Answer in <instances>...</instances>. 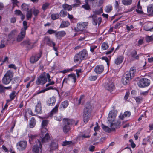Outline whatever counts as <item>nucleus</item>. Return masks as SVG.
Masks as SVG:
<instances>
[{
    "instance_id": "obj_48",
    "label": "nucleus",
    "mask_w": 153,
    "mask_h": 153,
    "mask_svg": "<svg viewBox=\"0 0 153 153\" xmlns=\"http://www.w3.org/2000/svg\"><path fill=\"white\" fill-rule=\"evenodd\" d=\"M108 47V44L105 42L103 43L101 46L102 49L104 50L107 49Z\"/></svg>"
},
{
    "instance_id": "obj_19",
    "label": "nucleus",
    "mask_w": 153,
    "mask_h": 153,
    "mask_svg": "<svg viewBox=\"0 0 153 153\" xmlns=\"http://www.w3.org/2000/svg\"><path fill=\"white\" fill-rule=\"evenodd\" d=\"M41 102L40 101H39L36 106L35 112H36L37 114H40L41 112Z\"/></svg>"
},
{
    "instance_id": "obj_29",
    "label": "nucleus",
    "mask_w": 153,
    "mask_h": 153,
    "mask_svg": "<svg viewBox=\"0 0 153 153\" xmlns=\"http://www.w3.org/2000/svg\"><path fill=\"white\" fill-rule=\"evenodd\" d=\"M102 129L106 132L110 133L111 131H114L115 129H112L111 127V128L109 127L105 126L104 125L102 124Z\"/></svg>"
},
{
    "instance_id": "obj_43",
    "label": "nucleus",
    "mask_w": 153,
    "mask_h": 153,
    "mask_svg": "<svg viewBox=\"0 0 153 153\" xmlns=\"http://www.w3.org/2000/svg\"><path fill=\"white\" fill-rule=\"evenodd\" d=\"M89 4L87 2H85V4L84 5H82L81 7L86 10H88L90 9V7Z\"/></svg>"
},
{
    "instance_id": "obj_24",
    "label": "nucleus",
    "mask_w": 153,
    "mask_h": 153,
    "mask_svg": "<svg viewBox=\"0 0 153 153\" xmlns=\"http://www.w3.org/2000/svg\"><path fill=\"white\" fill-rule=\"evenodd\" d=\"M37 135L30 134L29 135V142L30 144L34 143V141L36 139Z\"/></svg>"
},
{
    "instance_id": "obj_52",
    "label": "nucleus",
    "mask_w": 153,
    "mask_h": 153,
    "mask_svg": "<svg viewBox=\"0 0 153 153\" xmlns=\"http://www.w3.org/2000/svg\"><path fill=\"white\" fill-rule=\"evenodd\" d=\"M146 40L147 42H149L153 40V37L152 36H147L146 38Z\"/></svg>"
},
{
    "instance_id": "obj_16",
    "label": "nucleus",
    "mask_w": 153,
    "mask_h": 153,
    "mask_svg": "<svg viewBox=\"0 0 153 153\" xmlns=\"http://www.w3.org/2000/svg\"><path fill=\"white\" fill-rule=\"evenodd\" d=\"M104 67L102 65L97 66L95 68L94 71L97 74L102 73L104 70Z\"/></svg>"
},
{
    "instance_id": "obj_61",
    "label": "nucleus",
    "mask_w": 153,
    "mask_h": 153,
    "mask_svg": "<svg viewBox=\"0 0 153 153\" xmlns=\"http://www.w3.org/2000/svg\"><path fill=\"white\" fill-rule=\"evenodd\" d=\"M150 137H148L144 139L143 140V144L144 145H145L146 144V143L145 142L146 141H147V142H149V141Z\"/></svg>"
},
{
    "instance_id": "obj_34",
    "label": "nucleus",
    "mask_w": 153,
    "mask_h": 153,
    "mask_svg": "<svg viewBox=\"0 0 153 153\" xmlns=\"http://www.w3.org/2000/svg\"><path fill=\"white\" fill-rule=\"evenodd\" d=\"M112 10V6L111 4L107 5L105 8V11L107 13L110 12Z\"/></svg>"
},
{
    "instance_id": "obj_57",
    "label": "nucleus",
    "mask_w": 153,
    "mask_h": 153,
    "mask_svg": "<svg viewBox=\"0 0 153 153\" xmlns=\"http://www.w3.org/2000/svg\"><path fill=\"white\" fill-rule=\"evenodd\" d=\"M97 46L96 45H92L90 46V51L92 53L94 52V50L97 48Z\"/></svg>"
},
{
    "instance_id": "obj_25",
    "label": "nucleus",
    "mask_w": 153,
    "mask_h": 153,
    "mask_svg": "<svg viewBox=\"0 0 153 153\" xmlns=\"http://www.w3.org/2000/svg\"><path fill=\"white\" fill-rule=\"evenodd\" d=\"M123 59L124 57L123 56H119L115 59V63L117 65L120 64L123 62Z\"/></svg>"
},
{
    "instance_id": "obj_62",
    "label": "nucleus",
    "mask_w": 153,
    "mask_h": 153,
    "mask_svg": "<svg viewBox=\"0 0 153 153\" xmlns=\"http://www.w3.org/2000/svg\"><path fill=\"white\" fill-rule=\"evenodd\" d=\"M72 71V69H65L63 71H61V72L63 73H66L69 72L70 71Z\"/></svg>"
},
{
    "instance_id": "obj_7",
    "label": "nucleus",
    "mask_w": 153,
    "mask_h": 153,
    "mask_svg": "<svg viewBox=\"0 0 153 153\" xmlns=\"http://www.w3.org/2000/svg\"><path fill=\"white\" fill-rule=\"evenodd\" d=\"M150 84V80L147 78H143L141 79L138 83V85L140 87L148 86Z\"/></svg>"
},
{
    "instance_id": "obj_31",
    "label": "nucleus",
    "mask_w": 153,
    "mask_h": 153,
    "mask_svg": "<svg viewBox=\"0 0 153 153\" xmlns=\"http://www.w3.org/2000/svg\"><path fill=\"white\" fill-rule=\"evenodd\" d=\"M62 7L64 9L68 11L71 10L72 8H74L72 6V5H71L66 4H63Z\"/></svg>"
},
{
    "instance_id": "obj_46",
    "label": "nucleus",
    "mask_w": 153,
    "mask_h": 153,
    "mask_svg": "<svg viewBox=\"0 0 153 153\" xmlns=\"http://www.w3.org/2000/svg\"><path fill=\"white\" fill-rule=\"evenodd\" d=\"M16 31L15 30L12 31L9 35V37H14V36L17 34Z\"/></svg>"
},
{
    "instance_id": "obj_22",
    "label": "nucleus",
    "mask_w": 153,
    "mask_h": 153,
    "mask_svg": "<svg viewBox=\"0 0 153 153\" xmlns=\"http://www.w3.org/2000/svg\"><path fill=\"white\" fill-rule=\"evenodd\" d=\"M50 138V137L49 134L48 133H47L45 135L44 137L42 138L41 137V139L39 140L42 143H44L48 142V141L49 140Z\"/></svg>"
},
{
    "instance_id": "obj_44",
    "label": "nucleus",
    "mask_w": 153,
    "mask_h": 153,
    "mask_svg": "<svg viewBox=\"0 0 153 153\" xmlns=\"http://www.w3.org/2000/svg\"><path fill=\"white\" fill-rule=\"evenodd\" d=\"M148 12L149 13H153V4L149 5L147 8Z\"/></svg>"
},
{
    "instance_id": "obj_21",
    "label": "nucleus",
    "mask_w": 153,
    "mask_h": 153,
    "mask_svg": "<svg viewBox=\"0 0 153 153\" xmlns=\"http://www.w3.org/2000/svg\"><path fill=\"white\" fill-rule=\"evenodd\" d=\"M43 41L45 43L49 46H51L53 43H54L48 36H45L43 39Z\"/></svg>"
},
{
    "instance_id": "obj_5",
    "label": "nucleus",
    "mask_w": 153,
    "mask_h": 153,
    "mask_svg": "<svg viewBox=\"0 0 153 153\" xmlns=\"http://www.w3.org/2000/svg\"><path fill=\"white\" fill-rule=\"evenodd\" d=\"M13 76V72L10 70L8 71L5 74L2 79L3 84L5 85L8 84L12 80Z\"/></svg>"
},
{
    "instance_id": "obj_58",
    "label": "nucleus",
    "mask_w": 153,
    "mask_h": 153,
    "mask_svg": "<svg viewBox=\"0 0 153 153\" xmlns=\"http://www.w3.org/2000/svg\"><path fill=\"white\" fill-rule=\"evenodd\" d=\"M124 115L125 117H129L131 115V113L130 111H127L124 112Z\"/></svg>"
},
{
    "instance_id": "obj_15",
    "label": "nucleus",
    "mask_w": 153,
    "mask_h": 153,
    "mask_svg": "<svg viewBox=\"0 0 153 153\" xmlns=\"http://www.w3.org/2000/svg\"><path fill=\"white\" fill-rule=\"evenodd\" d=\"M66 32L64 31H61L57 32L55 34V36L57 39H60L65 36Z\"/></svg>"
},
{
    "instance_id": "obj_63",
    "label": "nucleus",
    "mask_w": 153,
    "mask_h": 153,
    "mask_svg": "<svg viewBox=\"0 0 153 153\" xmlns=\"http://www.w3.org/2000/svg\"><path fill=\"white\" fill-rule=\"evenodd\" d=\"M4 40H2L1 41V44H0V48H4L5 47V45L4 44Z\"/></svg>"
},
{
    "instance_id": "obj_18",
    "label": "nucleus",
    "mask_w": 153,
    "mask_h": 153,
    "mask_svg": "<svg viewBox=\"0 0 153 153\" xmlns=\"http://www.w3.org/2000/svg\"><path fill=\"white\" fill-rule=\"evenodd\" d=\"M25 35V32L21 30L20 33L19 34L17 38L18 42H20L22 40Z\"/></svg>"
},
{
    "instance_id": "obj_33",
    "label": "nucleus",
    "mask_w": 153,
    "mask_h": 153,
    "mask_svg": "<svg viewBox=\"0 0 153 153\" xmlns=\"http://www.w3.org/2000/svg\"><path fill=\"white\" fill-rule=\"evenodd\" d=\"M69 25L70 23L68 21H62L60 25V27L64 28L68 26Z\"/></svg>"
},
{
    "instance_id": "obj_55",
    "label": "nucleus",
    "mask_w": 153,
    "mask_h": 153,
    "mask_svg": "<svg viewBox=\"0 0 153 153\" xmlns=\"http://www.w3.org/2000/svg\"><path fill=\"white\" fill-rule=\"evenodd\" d=\"M49 4L48 3H45L43 4L42 6V9L44 10H45L46 9L48 6H49Z\"/></svg>"
},
{
    "instance_id": "obj_11",
    "label": "nucleus",
    "mask_w": 153,
    "mask_h": 153,
    "mask_svg": "<svg viewBox=\"0 0 153 153\" xmlns=\"http://www.w3.org/2000/svg\"><path fill=\"white\" fill-rule=\"evenodd\" d=\"M128 73H125L122 79V82L125 85L128 84L130 80L131 79V77L129 74Z\"/></svg>"
},
{
    "instance_id": "obj_12",
    "label": "nucleus",
    "mask_w": 153,
    "mask_h": 153,
    "mask_svg": "<svg viewBox=\"0 0 153 153\" xmlns=\"http://www.w3.org/2000/svg\"><path fill=\"white\" fill-rule=\"evenodd\" d=\"M42 54V52H40L39 53L31 56L30 59L31 63H34L37 61L41 57Z\"/></svg>"
},
{
    "instance_id": "obj_40",
    "label": "nucleus",
    "mask_w": 153,
    "mask_h": 153,
    "mask_svg": "<svg viewBox=\"0 0 153 153\" xmlns=\"http://www.w3.org/2000/svg\"><path fill=\"white\" fill-rule=\"evenodd\" d=\"M51 19L55 20L58 19L59 17V14L58 13H53L51 15Z\"/></svg>"
},
{
    "instance_id": "obj_41",
    "label": "nucleus",
    "mask_w": 153,
    "mask_h": 153,
    "mask_svg": "<svg viewBox=\"0 0 153 153\" xmlns=\"http://www.w3.org/2000/svg\"><path fill=\"white\" fill-rule=\"evenodd\" d=\"M31 9L33 15L35 17L37 16L39 13V10L38 9L35 8L32 9Z\"/></svg>"
},
{
    "instance_id": "obj_49",
    "label": "nucleus",
    "mask_w": 153,
    "mask_h": 153,
    "mask_svg": "<svg viewBox=\"0 0 153 153\" xmlns=\"http://www.w3.org/2000/svg\"><path fill=\"white\" fill-rule=\"evenodd\" d=\"M16 92L14 91L12 92L10 95L9 97L11 100H13L15 98L16 96Z\"/></svg>"
},
{
    "instance_id": "obj_37",
    "label": "nucleus",
    "mask_w": 153,
    "mask_h": 153,
    "mask_svg": "<svg viewBox=\"0 0 153 153\" xmlns=\"http://www.w3.org/2000/svg\"><path fill=\"white\" fill-rule=\"evenodd\" d=\"M32 15V9H30L27 11V13L26 15L27 18V19H30Z\"/></svg>"
},
{
    "instance_id": "obj_42",
    "label": "nucleus",
    "mask_w": 153,
    "mask_h": 153,
    "mask_svg": "<svg viewBox=\"0 0 153 153\" xmlns=\"http://www.w3.org/2000/svg\"><path fill=\"white\" fill-rule=\"evenodd\" d=\"M23 24L24 27L21 29V30L26 32V30L27 28V22L25 21H24L23 22Z\"/></svg>"
},
{
    "instance_id": "obj_6",
    "label": "nucleus",
    "mask_w": 153,
    "mask_h": 153,
    "mask_svg": "<svg viewBox=\"0 0 153 153\" xmlns=\"http://www.w3.org/2000/svg\"><path fill=\"white\" fill-rule=\"evenodd\" d=\"M36 144L33 147V151L34 153H42V144L40 141L37 139L35 141Z\"/></svg>"
},
{
    "instance_id": "obj_27",
    "label": "nucleus",
    "mask_w": 153,
    "mask_h": 153,
    "mask_svg": "<svg viewBox=\"0 0 153 153\" xmlns=\"http://www.w3.org/2000/svg\"><path fill=\"white\" fill-rule=\"evenodd\" d=\"M137 54V52L135 50H133L131 52V56L134 59H138L139 57L141 56V54H138L136 56Z\"/></svg>"
},
{
    "instance_id": "obj_50",
    "label": "nucleus",
    "mask_w": 153,
    "mask_h": 153,
    "mask_svg": "<svg viewBox=\"0 0 153 153\" xmlns=\"http://www.w3.org/2000/svg\"><path fill=\"white\" fill-rule=\"evenodd\" d=\"M134 99L138 103H140L142 100V98L141 97H134Z\"/></svg>"
},
{
    "instance_id": "obj_38",
    "label": "nucleus",
    "mask_w": 153,
    "mask_h": 153,
    "mask_svg": "<svg viewBox=\"0 0 153 153\" xmlns=\"http://www.w3.org/2000/svg\"><path fill=\"white\" fill-rule=\"evenodd\" d=\"M59 105H56L55 107L52 110L51 112V116H52L53 114L56 112H57L58 110Z\"/></svg>"
},
{
    "instance_id": "obj_35",
    "label": "nucleus",
    "mask_w": 153,
    "mask_h": 153,
    "mask_svg": "<svg viewBox=\"0 0 153 153\" xmlns=\"http://www.w3.org/2000/svg\"><path fill=\"white\" fill-rule=\"evenodd\" d=\"M36 121L35 119L33 117H32L30 120L29 123L30 127L31 128H33L36 125Z\"/></svg>"
},
{
    "instance_id": "obj_26",
    "label": "nucleus",
    "mask_w": 153,
    "mask_h": 153,
    "mask_svg": "<svg viewBox=\"0 0 153 153\" xmlns=\"http://www.w3.org/2000/svg\"><path fill=\"white\" fill-rule=\"evenodd\" d=\"M136 68L133 67L130 68L129 72L127 71L126 73H128L130 75V77H132L135 75L136 74Z\"/></svg>"
},
{
    "instance_id": "obj_53",
    "label": "nucleus",
    "mask_w": 153,
    "mask_h": 153,
    "mask_svg": "<svg viewBox=\"0 0 153 153\" xmlns=\"http://www.w3.org/2000/svg\"><path fill=\"white\" fill-rule=\"evenodd\" d=\"M97 0H85V2H87L89 4L92 3L93 4L96 3H97Z\"/></svg>"
},
{
    "instance_id": "obj_4",
    "label": "nucleus",
    "mask_w": 153,
    "mask_h": 153,
    "mask_svg": "<svg viewBox=\"0 0 153 153\" xmlns=\"http://www.w3.org/2000/svg\"><path fill=\"white\" fill-rule=\"evenodd\" d=\"M63 122L64 124L63 128V131L65 133H66L69 131L70 126L74 123L75 121L72 119L64 118Z\"/></svg>"
},
{
    "instance_id": "obj_17",
    "label": "nucleus",
    "mask_w": 153,
    "mask_h": 153,
    "mask_svg": "<svg viewBox=\"0 0 153 153\" xmlns=\"http://www.w3.org/2000/svg\"><path fill=\"white\" fill-rule=\"evenodd\" d=\"M22 45L26 46L29 48H31L33 47V44L29 40L24 41L22 43Z\"/></svg>"
},
{
    "instance_id": "obj_54",
    "label": "nucleus",
    "mask_w": 153,
    "mask_h": 153,
    "mask_svg": "<svg viewBox=\"0 0 153 153\" xmlns=\"http://www.w3.org/2000/svg\"><path fill=\"white\" fill-rule=\"evenodd\" d=\"M41 133L43 135L47 131V129L46 127H42L41 128Z\"/></svg>"
},
{
    "instance_id": "obj_32",
    "label": "nucleus",
    "mask_w": 153,
    "mask_h": 153,
    "mask_svg": "<svg viewBox=\"0 0 153 153\" xmlns=\"http://www.w3.org/2000/svg\"><path fill=\"white\" fill-rule=\"evenodd\" d=\"M74 4H72V6L74 7H79L82 4L80 0H74Z\"/></svg>"
},
{
    "instance_id": "obj_59",
    "label": "nucleus",
    "mask_w": 153,
    "mask_h": 153,
    "mask_svg": "<svg viewBox=\"0 0 153 153\" xmlns=\"http://www.w3.org/2000/svg\"><path fill=\"white\" fill-rule=\"evenodd\" d=\"M72 142L71 141H65V142H63V144H62V146H65L67 145H69L71 144L72 143Z\"/></svg>"
},
{
    "instance_id": "obj_56",
    "label": "nucleus",
    "mask_w": 153,
    "mask_h": 153,
    "mask_svg": "<svg viewBox=\"0 0 153 153\" xmlns=\"http://www.w3.org/2000/svg\"><path fill=\"white\" fill-rule=\"evenodd\" d=\"M97 78V76H91L89 77V79L90 81H95Z\"/></svg>"
},
{
    "instance_id": "obj_45",
    "label": "nucleus",
    "mask_w": 153,
    "mask_h": 153,
    "mask_svg": "<svg viewBox=\"0 0 153 153\" xmlns=\"http://www.w3.org/2000/svg\"><path fill=\"white\" fill-rule=\"evenodd\" d=\"M60 16L64 17L66 16L67 14V12L64 10H62L59 13Z\"/></svg>"
},
{
    "instance_id": "obj_47",
    "label": "nucleus",
    "mask_w": 153,
    "mask_h": 153,
    "mask_svg": "<svg viewBox=\"0 0 153 153\" xmlns=\"http://www.w3.org/2000/svg\"><path fill=\"white\" fill-rule=\"evenodd\" d=\"M48 122L46 120H44L42 121V127H46L47 126Z\"/></svg>"
},
{
    "instance_id": "obj_8",
    "label": "nucleus",
    "mask_w": 153,
    "mask_h": 153,
    "mask_svg": "<svg viewBox=\"0 0 153 153\" xmlns=\"http://www.w3.org/2000/svg\"><path fill=\"white\" fill-rule=\"evenodd\" d=\"M47 81L46 77V74L45 73L41 74L38 78L36 81V84L37 85L40 84H43Z\"/></svg>"
},
{
    "instance_id": "obj_9",
    "label": "nucleus",
    "mask_w": 153,
    "mask_h": 153,
    "mask_svg": "<svg viewBox=\"0 0 153 153\" xmlns=\"http://www.w3.org/2000/svg\"><path fill=\"white\" fill-rule=\"evenodd\" d=\"M27 146V142L26 141H21L17 143L16 146L17 149L19 151L25 150Z\"/></svg>"
},
{
    "instance_id": "obj_36",
    "label": "nucleus",
    "mask_w": 153,
    "mask_h": 153,
    "mask_svg": "<svg viewBox=\"0 0 153 153\" xmlns=\"http://www.w3.org/2000/svg\"><path fill=\"white\" fill-rule=\"evenodd\" d=\"M122 2L125 5H129L132 4V0H122Z\"/></svg>"
},
{
    "instance_id": "obj_20",
    "label": "nucleus",
    "mask_w": 153,
    "mask_h": 153,
    "mask_svg": "<svg viewBox=\"0 0 153 153\" xmlns=\"http://www.w3.org/2000/svg\"><path fill=\"white\" fill-rule=\"evenodd\" d=\"M56 101V99L55 97H53L48 100L47 101V103L50 106H53L55 104Z\"/></svg>"
},
{
    "instance_id": "obj_51",
    "label": "nucleus",
    "mask_w": 153,
    "mask_h": 153,
    "mask_svg": "<svg viewBox=\"0 0 153 153\" xmlns=\"http://www.w3.org/2000/svg\"><path fill=\"white\" fill-rule=\"evenodd\" d=\"M22 9L25 11L27 10L28 9V6L25 4H23L21 6Z\"/></svg>"
},
{
    "instance_id": "obj_60",
    "label": "nucleus",
    "mask_w": 153,
    "mask_h": 153,
    "mask_svg": "<svg viewBox=\"0 0 153 153\" xmlns=\"http://www.w3.org/2000/svg\"><path fill=\"white\" fill-rule=\"evenodd\" d=\"M5 87L1 85H0V93H2L4 91Z\"/></svg>"
},
{
    "instance_id": "obj_30",
    "label": "nucleus",
    "mask_w": 153,
    "mask_h": 153,
    "mask_svg": "<svg viewBox=\"0 0 153 153\" xmlns=\"http://www.w3.org/2000/svg\"><path fill=\"white\" fill-rule=\"evenodd\" d=\"M15 14L17 16H20L22 20H23L25 17V16L19 10H16L15 11Z\"/></svg>"
},
{
    "instance_id": "obj_13",
    "label": "nucleus",
    "mask_w": 153,
    "mask_h": 153,
    "mask_svg": "<svg viewBox=\"0 0 153 153\" xmlns=\"http://www.w3.org/2000/svg\"><path fill=\"white\" fill-rule=\"evenodd\" d=\"M88 24V22H85L81 24L78 23L77 25V28L78 31H83L86 28Z\"/></svg>"
},
{
    "instance_id": "obj_2",
    "label": "nucleus",
    "mask_w": 153,
    "mask_h": 153,
    "mask_svg": "<svg viewBox=\"0 0 153 153\" xmlns=\"http://www.w3.org/2000/svg\"><path fill=\"white\" fill-rule=\"evenodd\" d=\"M88 57V52L85 49L76 54L74 57V61L76 63H80L82 61L86 59Z\"/></svg>"
},
{
    "instance_id": "obj_64",
    "label": "nucleus",
    "mask_w": 153,
    "mask_h": 153,
    "mask_svg": "<svg viewBox=\"0 0 153 153\" xmlns=\"http://www.w3.org/2000/svg\"><path fill=\"white\" fill-rule=\"evenodd\" d=\"M133 28V26L132 25H131L130 26H128V25H126V28L128 31L131 30Z\"/></svg>"
},
{
    "instance_id": "obj_1",
    "label": "nucleus",
    "mask_w": 153,
    "mask_h": 153,
    "mask_svg": "<svg viewBox=\"0 0 153 153\" xmlns=\"http://www.w3.org/2000/svg\"><path fill=\"white\" fill-rule=\"evenodd\" d=\"M117 110H111L108 114V120L110 123V127L112 129H115L120 123V121L115 122V120L117 114Z\"/></svg>"
},
{
    "instance_id": "obj_23",
    "label": "nucleus",
    "mask_w": 153,
    "mask_h": 153,
    "mask_svg": "<svg viewBox=\"0 0 153 153\" xmlns=\"http://www.w3.org/2000/svg\"><path fill=\"white\" fill-rule=\"evenodd\" d=\"M68 81L74 82H75L76 80V76L74 74H72L68 75Z\"/></svg>"
},
{
    "instance_id": "obj_3",
    "label": "nucleus",
    "mask_w": 153,
    "mask_h": 153,
    "mask_svg": "<svg viewBox=\"0 0 153 153\" xmlns=\"http://www.w3.org/2000/svg\"><path fill=\"white\" fill-rule=\"evenodd\" d=\"M92 107L89 103L85 105L83 111V120L84 122L86 123L89 120L91 115Z\"/></svg>"
},
{
    "instance_id": "obj_14",
    "label": "nucleus",
    "mask_w": 153,
    "mask_h": 153,
    "mask_svg": "<svg viewBox=\"0 0 153 153\" xmlns=\"http://www.w3.org/2000/svg\"><path fill=\"white\" fill-rule=\"evenodd\" d=\"M105 88L110 92L113 91L115 89V87L113 82H109L107 83L105 85Z\"/></svg>"
},
{
    "instance_id": "obj_10",
    "label": "nucleus",
    "mask_w": 153,
    "mask_h": 153,
    "mask_svg": "<svg viewBox=\"0 0 153 153\" xmlns=\"http://www.w3.org/2000/svg\"><path fill=\"white\" fill-rule=\"evenodd\" d=\"M89 18H92V23L94 25H96L97 24H98V26H99L101 23L102 21L101 18H98L97 16L95 15H91L89 17Z\"/></svg>"
},
{
    "instance_id": "obj_39",
    "label": "nucleus",
    "mask_w": 153,
    "mask_h": 153,
    "mask_svg": "<svg viewBox=\"0 0 153 153\" xmlns=\"http://www.w3.org/2000/svg\"><path fill=\"white\" fill-rule=\"evenodd\" d=\"M68 102L67 101H65L63 102L61 105V108L63 109L65 108L68 105Z\"/></svg>"
},
{
    "instance_id": "obj_28",
    "label": "nucleus",
    "mask_w": 153,
    "mask_h": 153,
    "mask_svg": "<svg viewBox=\"0 0 153 153\" xmlns=\"http://www.w3.org/2000/svg\"><path fill=\"white\" fill-rule=\"evenodd\" d=\"M54 141L52 142V143L50 145V149L51 150H53L55 149L58 147V145L57 143Z\"/></svg>"
}]
</instances>
